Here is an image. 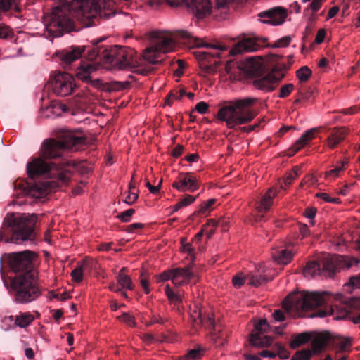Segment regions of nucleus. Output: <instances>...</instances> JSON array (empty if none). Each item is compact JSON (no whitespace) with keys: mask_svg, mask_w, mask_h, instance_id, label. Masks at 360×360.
I'll return each mask as SVG.
<instances>
[{"mask_svg":"<svg viewBox=\"0 0 360 360\" xmlns=\"http://www.w3.org/2000/svg\"><path fill=\"white\" fill-rule=\"evenodd\" d=\"M99 39L90 46H72L57 51L55 55L59 58L60 64L66 68L75 60L84 56L90 61L110 64L119 69L134 68L137 63L136 52L129 47L121 46H104Z\"/></svg>","mask_w":360,"mask_h":360,"instance_id":"f257e3e1","label":"nucleus"},{"mask_svg":"<svg viewBox=\"0 0 360 360\" xmlns=\"http://www.w3.org/2000/svg\"><path fill=\"white\" fill-rule=\"evenodd\" d=\"M151 40V46L146 49L143 58L149 63L156 64L160 53H167L174 50L177 44H184L189 47H210V52L200 51L198 53L199 60L210 62V58H221L222 52L227 50V46L219 42L205 44L202 40L192 35L191 33L177 30L174 32H151L148 34Z\"/></svg>","mask_w":360,"mask_h":360,"instance_id":"f03ea898","label":"nucleus"},{"mask_svg":"<svg viewBox=\"0 0 360 360\" xmlns=\"http://www.w3.org/2000/svg\"><path fill=\"white\" fill-rule=\"evenodd\" d=\"M37 219L35 214H7L0 230V241L17 244L26 240L33 241L36 237Z\"/></svg>","mask_w":360,"mask_h":360,"instance_id":"7ed1b4c3","label":"nucleus"},{"mask_svg":"<svg viewBox=\"0 0 360 360\" xmlns=\"http://www.w3.org/2000/svg\"><path fill=\"white\" fill-rule=\"evenodd\" d=\"M78 169L79 163L63 158L51 162L41 158H34L27 164V172L31 179L36 176L50 173L63 184H67L73 172Z\"/></svg>","mask_w":360,"mask_h":360,"instance_id":"20e7f679","label":"nucleus"},{"mask_svg":"<svg viewBox=\"0 0 360 360\" xmlns=\"http://www.w3.org/2000/svg\"><path fill=\"white\" fill-rule=\"evenodd\" d=\"M57 137V140L49 139L43 142L41 152L44 158H60L65 150L77 151L86 145V138L70 130H60Z\"/></svg>","mask_w":360,"mask_h":360,"instance_id":"39448f33","label":"nucleus"},{"mask_svg":"<svg viewBox=\"0 0 360 360\" xmlns=\"http://www.w3.org/2000/svg\"><path fill=\"white\" fill-rule=\"evenodd\" d=\"M255 101V98H250L238 100L231 105L221 108L217 113L218 118L225 121L229 129L247 124L251 122L256 115V113L250 108Z\"/></svg>","mask_w":360,"mask_h":360,"instance_id":"423d86ee","label":"nucleus"},{"mask_svg":"<svg viewBox=\"0 0 360 360\" xmlns=\"http://www.w3.org/2000/svg\"><path fill=\"white\" fill-rule=\"evenodd\" d=\"M286 70L284 63H278L268 73L264 72L263 66L259 63H252L250 67V73L254 77L253 86L264 92H271L276 89L279 82L284 77L283 72Z\"/></svg>","mask_w":360,"mask_h":360,"instance_id":"0eeeda50","label":"nucleus"},{"mask_svg":"<svg viewBox=\"0 0 360 360\" xmlns=\"http://www.w3.org/2000/svg\"><path fill=\"white\" fill-rule=\"evenodd\" d=\"M34 278L28 276L10 277L9 290L16 303L27 304L39 297L41 292L34 281Z\"/></svg>","mask_w":360,"mask_h":360,"instance_id":"6e6552de","label":"nucleus"},{"mask_svg":"<svg viewBox=\"0 0 360 360\" xmlns=\"http://www.w3.org/2000/svg\"><path fill=\"white\" fill-rule=\"evenodd\" d=\"M72 13L67 8L56 6L45 18V26L48 33L53 37L62 36L74 30Z\"/></svg>","mask_w":360,"mask_h":360,"instance_id":"1a4fd4ad","label":"nucleus"},{"mask_svg":"<svg viewBox=\"0 0 360 360\" xmlns=\"http://www.w3.org/2000/svg\"><path fill=\"white\" fill-rule=\"evenodd\" d=\"M72 13L67 8L56 6L45 18V26L48 33L53 37L62 36L74 30Z\"/></svg>","mask_w":360,"mask_h":360,"instance_id":"9d476101","label":"nucleus"},{"mask_svg":"<svg viewBox=\"0 0 360 360\" xmlns=\"http://www.w3.org/2000/svg\"><path fill=\"white\" fill-rule=\"evenodd\" d=\"M326 292H303L291 297H287L283 302V307L288 311H296L299 313L313 309L325 303Z\"/></svg>","mask_w":360,"mask_h":360,"instance_id":"9b49d317","label":"nucleus"},{"mask_svg":"<svg viewBox=\"0 0 360 360\" xmlns=\"http://www.w3.org/2000/svg\"><path fill=\"white\" fill-rule=\"evenodd\" d=\"M36 257L35 252L24 250L8 254L7 260L11 271L15 274L14 276L35 278L37 274L34 264Z\"/></svg>","mask_w":360,"mask_h":360,"instance_id":"f8f14e48","label":"nucleus"},{"mask_svg":"<svg viewBox=\"0 0 360 360\" xmlns=\"http://www.w3.org/2000/svg\"><path fill=\"white\" fill-rule=\"evenodd\" d=\"M75 17L86 27L96 25L100 19H108L115 15L110 11H106L102 3L95 4L94 1H82L78 9L74 13Z\"/></svg>","mask_w":360,"mask_h":360,"instance_id":"ddd939ff","label":"nucleus"},{"mask_svg":"<svg viewBox=\"0 0 360 360\" xmlns=\"http://www.w3.org/2000/svg\"><path fill=\"white\" fill-rule=\"evenodd\" d=\"M342 257L325 258L322 261V266L316 261H309L303 269L305 277H314L316 275L332 277L339 270L338 263L342 261Z\"/></svg>","mask_w":360,"mask_h":360,"instance_id":"4468645a","label":"nucleus"},{"mask_svg":"<svg viewBox=\"0 0 360 360\" xmlns=\"http://www.w3.org/2000/svg\"><path fill=\"white\" fill-rule=\"evenodd\" d=\"M162 0H149V4L153 6L159 5ZM171 6H178L184 4L188 11L197 19H203L208 16L212 11L210 0H166Z\"/></svg>","mask_w":360,"mask_h":360,"instance_id":"2eb2a0df","label":"nucleus"},{"mask_svg":"<svg viewBox=\"0 0 360 360\" xmlns=\"http://www.w3.org/2000/svg\"><path fill=\"white\" fill-rule=\"evenodd\" d=\"M49 86L56 95L62 97L71 94L77 86L71 75L61 72H56L51 76Z\"/></svg>","mask_w":360,"mask_h":360,"instance_id":"dca6fc26","label":"nucleus"},{"mask_svg":"<svg viewBox=\"0 0 360 360\" xmlns=\"http://www.w3.org/2000/svg\"><path fill=\"white\" fill-rule=\"evenodd\" d=\"M330 339L331 335L328 332L319 334L311 342V349L297 351L291 360H309L312 354H319L324 352Z\"/></svg>","mask_w":360,"mask_h":360,"instance_id":"f3484780","label":"nucleus"},{"mask_svg":"<svg viewBox=\"0 0 360 360\" xmlns=\"http://www.w3.org/2000/svg\"><path fill=\"white\" fill-rule=\"evenodd\" d=\"M271 330V326L266 319H262L255 326V330L250 337V344L257 347H266L271 345L273 339L264 333Z\"/></svg>","mask_w":360,"mask_h":360,"instance_id":"a211bd4d","label":"nucleus"},{"mask_svg":"<svg viewBox=\"0 0 360 360\" xmlns=\"http://www.w3.org/2000/svg\"><path fill=\"white\" fill-rule=\"evenodd\" d=\"M191 269V266L188 265L186 268H176L165 271L158 276V281L171 280L175 285H181L193 278V274Z\"/></svg>","mask_w":360,"mask_h":360,"instance_id":"6ab92c4d","label":"nucleus"},{"mask_svg":"<svg viewBox=\"0 0 360 360\" xmlns=\"http://www.w3.org/2000/svg\"><path fill=\"white\" fill-rule=\"evenodd\" d=\"M287 10L281 6H276L259 13L258 16L264 23L272 25L283 24L287 18Z\"/></svg>","mask_w":360,"mask_h":360,"instance_id":"aec40b11","label":"nucleus"},{"mask_svg":"<svg viewBox=\"0 0 360 360\" xmlns=\"http://www.w3.org/2000/svg\"><path fill=\"white\" fill-rule=\"evenodd\" d=\"M346 309L344 317L354 324L360 323V298L351 297L345 301Z\"/></svg>","mask_w":360,"mask_h":360,"instance_id":"412c9836","label":"nucleus"},{"mask_svg":"<svg viewBox=\"0 0 360 360\" xmlns=\"http://www.w3.org/2000/svg\"><path fill=\"white\" fill-rule=\"evenodd\" d=\"M96 70V67L92 63L82 64L78 68L76 76L78 79L91 83L95 87H99L101 84V80L98 79H91V74Z\"/></svg>","mask_w":360,"mask_h":360,"instance_id":"4be33fe9","label":"nucleus"},{"mask_svg":"<svg viewBox=\"0 0 360 360\" xmlns=\"http://www.w3.org/2000/svg\"><path fill=\"white\" fill-rule=\"evenodd\" d=\"M15 188H19L25 193L34 198H39L44 193L43 188L36 183L22 179H18L14 183Z\"/></svg>","mask_w":360,"mask_h":360,"instance_id":"5701e85b","label":"nucleus"},{"mask_svg":"<svg viewBox=\"0 0 360 360\" xmlns=\"http://www.w3.org/2000/svg\"><path fill=\"white\" fill-rule=\"evenodd\" d=\"M259 46H260L257 43L255 39L247 38L239 41L233 48H231L229 54L231 56H236L244 51H255L259 48Z\"/></svg>","mask_w":360,"mask_h":360,"instance_id":"b1692460","label":"nucleus"},{"mask_svg":"<svg viewBox=\"0 0 360 360\" xmlns=\"http://www.w3.org/2000/svg\"><path fill=\"white\" fill-rule=\"evenodd\" d=\"M349 132V129L345 127L340 128L334 127L327 139L328 146L330 149L335 148L345 139Z\"/></svg>","mask_w":360,"mask_h":360,"instance_id":"393cba45","label":"nucleus"},{"mask_svg":"<svg viewBox=\"0 0 360 360\" xmlns=\"http://www.w3.org/2000/svg\"><path fill=\"white\" fill-rule=\"evenodd\" d=\"M316 132V129L315 128H312L305 131L295 143L293 146L288 150L287 155L288 156L294 155L297 151L308 144V143L314 138Z\"/></svg>","mask_w":360,"mask_h":360,"instance_id":"a878e982","label":"nucleus"},{"mask_svg":"<svg viewBox=\"0 0 360 360\" xmlns=\"http://www.w3.org/2000/svg\"><path fill=\"white\" fill-rule=\"evenodd\" d=\"M96 262L93 259L85 258L81 266L75 268L71 272V276L76 283H80L83 280V272L86 270L90 271L94 268Z\"/></svg>","mask_w":360,"mask_h":360,"instance_id":"bb28decb","label":"nucleus"},{"mask_svg":"<svg viewBox=\"0 0 360 360\" xmlns=\"http://www.w3.org/2000/svg\"><path fill=\"white\" fill-rule=\"evenodd\" d=\"M277 191L271 188L262 196L259 204L257 206L258 212L260 213L266 212L269 210L272 205L273 199L276 196Z\"/></svg>","mask_w":360,"mask_h":360,"instance_id":"cd10ccee","label":"nucleus"},{"mask_svg":"<svg viewBox=\"0 0 360 360\" xmlns=\"http://www.w3.org/2000/svg\"><path fill=\"white\" fill-rule=\"evenodd\" d=\"M127 271L126 267H122L116 276L117 282L119 287L122 289H127L132 290L134 288V285L129 276L124 274Z\"/></svg>","mask_w":360,"mask_h":360,"instance_id":"c85d7f7f","label":"nucleus"},{"mask_svg":"<svg viewBox=\"0 0 360 360\" xmlns=\"http://www.w3.org/2000/svg\"><path fill=\"white\" fill-rule=\"evenodd\" d=\"M292 253L287 249H281L272 253V257L279 264H288L292 259Z\"/></svg>","mask_w":360,"mask_h":360,"instance_id":"c756f323","label":"nucleus"},{"mask_svg":"<svg viewBox=\"0 0 360 360\" xmlns=\"http://www.w3.org/2000/svg\"><path fill=\"white\" fill-rule=\"evenodd\" d=\"M165 292L170 303L174 304L176 309L180 312V309L178 304L182 302L181 295H179V292H174L169 285L165 286Z\"/></svg>","mask_w":360,"mask_h":360,"instance_id":"7c9ffc66","label":"nucleus"},{"mask_svg":"<svg viewBox=\"0 0 360 360\" xmlns=\"http://www.w3.org/2000/svg\"><path fill=\"white\" fill-rule=\"evenodd\" d=\"M14 319V326L25 328L34 321V316L30 313H21L19 316H16Z\"/></svg>","mask_w":360,"mask_h":360,"instance_id":"2f4dec72","label":"nucleus"},{"mask_svg":"<svg viewBox=\"0 0 360 360\" xmlns=\"http://www.w3.org/2000/svg\"><path fill=\"white\" fill-rule=\"evenodd\" d=\"M311 336L307 333H302L292 337V341L290 342V347L295 349L301 345L308 342Z\"/></svg>","mask_w":360,"mask_h":360,"instance_id":"473e14b6","label":"nucleus"},{"mask_svg":"<svg viewBox=\"0 0 360 360\" xmlns=\"http://www.w3.org/2000/svg\"><path fill=\"white\" fill-rule=\"evenodd\" d=\"M188 172L179 174L178 179L172 184V187L181 192L188 191V183H187Z\"/></svg>","mask_w":360,"mask_h":360,"instance_id":"72a5a7b5","label":"nucleus"},{"mask_svg":"<svg viewBox=\"0 0 360 360\" xmlns=\"http://www.w3.org/2000/svg\"><path fill=\"white\" fill-rule=\"evenodd\" d=\"M11 8L20 12L21 9L18 5V0H0V12H7Z\"/></svg>","mask_w":360,"mask_h":360,"instance_id":"f704fd0d","label":"nucleus"},{"mask_svg":"<svg viewBox=\"0 0 360 360\" xmlns=\"http://www.w3.org/2000/svg\"><path fill=\"white\" fill-rule=\"evenodd\" d=\"M311 70L307 66H302L296 72V75L300 82H307L311 76Z\"/></svg>","mask_w":360,"mask_h":360,"instance_id":"c9c22d12","label":"nucleus"},{"mask_svg":"<svg viewBox=\"0 0 360 360\" xmlns=\"http://www.w3.org/2000/svg\"><path fill=\"white\" fill-rule=\"evenodd\" d=\"M248 284L255 287H258L268 280L264 276L248 275L247 276Z\"/></svg>","mask_w":360,"mask_h":360,"instance_id":"e433bc0d","label":"nucleus"},{"mask_svg":"<svg viewBox=\"0 0 360 360\" xmlns=\"http://www.w3.org/2000/svg\"><path fill=\"white\" fill-rule=\"evenodd\" d=\"M300 172V169L295 167L292 171L287 173L284 176L283 182L285 186H289L292 181L297 178Z\"/></svg>","mask_w":360,"mask_h":360,"instance_id":"4c0bfd02","label":"nucleus"},{"mask_svg":"<svg viewBox=\"0 0 360 360\" xmlns=\"http://www.w3.org/2000/svg\"><path fill=\"white\" fill-rule=\"evenodd\" d=\"M203 321L204 319L202 318V312L201 309H195L191 314V321L194 327L195 326L202 324Z\"/></svg>","mask_w":360,"mask_h":360,"instance_id":"58836bf2","label":"nucleus"},{"mask_svg":"<svg viewBox=\"0 0 360 360\" xmlns=\"http://www.w3.org/2000/svg\"><path fill=\"white\" fill-rule=\"evenodd\" d=\"M187 183H188V191L189 192H194L199 188L198 181L191 172H188Z\"/></svg>","mask_w":360,"mask_h":360,"instance_id":"ea45409f","label":"nucleus"},{"mask_svg":"<svg viewBox=\"0 0 360 360\" xmlns=\"http://www.w3.org/2000/svg\"><path fill=\"white\" fill-rule=\"evenodd\" d=\"M294 90V85L291 83L282 85L279 90V94L278 97L281 98H285L290 96L292 91Z\"/></svg>","mask_w":360,"mask_h":360,"instance_id":"a19ab883","label":"nucleus"},{"mask_svg":"<svg viewBox=\"0 0 360 360\" xmlns=\"http://www.w3.org/2000/svg\"><path fill=\"white\" fill-rule=\"evenodd\" d=\"M240 0H215V8L226 11L232 3L239 2Z\"/></svg>","mask_w":360,"mask_h":360,"instance_id":"79ce46f5","label":"nucleus"},{"mask_svg":"<svg viewBox=\"0 0 360 360\" xmlns=\"http://www.w3.org/2000/svg\"><path fill=\"white\" fill-rule=\"evenodd\" d=\"M348 162L343 161L341 162V165L335 167L334 169L326 172V177H337L341 171L345 169V165H347Z\"/></svg>","mask_w":360,"mask_h":360,"instance_id":"37998d69","label":"nucleus"},{"mask_svg":"<svg viewBox=\"0 0 360 360\" xmlns=\"http://www.w3.org/2000/svg\"><path fill=\"white\" fill-rule=\"evenodd\" d=\"M134 189H135V186L132 184V183H131L129 186L130 191L129 192L128 195L126 197L124 200V202L128 205H132L134 202H136L139 197L138 193L131 191Z\"/></svg>","mask_w":360,"mask_h":360,"instance_id":"c03bdc74","label":"nucleus"},{"mask_svg":"<svg viewBox=\"0 0 360 360\" xmlns=\"http://www.w3.org/2000/svg\"><path fill=\"white\" fill-rule=\"evenodd\" d=\"M247 279V276H244L243 273H239L232 278V283L235 288H240Z\"/></svg>","mask_w":360,"mask_h":360,"instance_id":"a18cd8bd","label":"nucleus"},{"mask_svg":"<svg viewBox=\"0 0 360 360\" xmlns=\"http://www.w3.org/2000/svg\"><path fill=\"white\" fill-rule=\"evenodd\" d=\"M134 213V209H129L118 214L117 217L119 218L122 222H129L130 221L131 218Z\"/></svg>","mask_w":360,"mask_h":360,"instance_id":"49530a36","label":"nucleus"},{"mask_svg":"<svg viewBox=\"0 0 360 360\" xmlns=\"http://www.w3.org/2000/svg\"><path fill=\"white\" fill-rule=\"evenodd\" d=\"M199 195L196 196H192L191 195H186V196L180 200L177 203L181 208L184 207H186L191 204H192L198 197Z\"/></svg>","mask_w":360,"mask_h":360,"instance_id":"de8ad7c7","label":"nucleus"},{"mask_svg":"<svg viewBox=\"0 0 360 360\" xmlns=\"http://www.w3.org/2000/svg\"><path fill=\"white\" fill-rule=\"evenodd\" d=\"M118 319L129 326L134 327L136 325L134 317L127 313H123L121 316H118Z\"/></svg>","mask_w":360,"mask_h":360,"instance_id":"09e8293b","label":"nucleus"},{"mask_svg":"<svg viewBox=\"0 0 360 360\" xmlns=\"http://www.w3.org/2000/svg\"><path fill=\"white\" fill-rule=\"evenodd\" d=\"M180 96L177 89H174L169 91L165 98V104L171 105L174 100H180Z\"/></svg>","mask_w":360,"mask_h":360,"instance_id":"8fccbe9b","label":"nucleus"},{"mask_svg":"<svg viewBox=\"0 0 360 360\" xmlns=\"http://www.w3.org/2000/svg\"><path fill=\"white\" fill-rule=\"evenodd\" d=\"M14 316H5L2 319V326L1 328H4L5 330H8L10 328H12V326H14Z\"/></svg>","mask_w":360,"mask_h":360,"instance_id":"3c124183","label":"nucleus"},{"mask_svg":"<svg viewBox=\"0 0 360 360\" xmlns=\"http://www.w3.org/2000/svg\"><path fill=\"white\" fill-rule=\"evenodd\" d=\"M291 40L292 39L290 36H285L276 40L274 42L273 47H286L290 44Z\"/></svg>","mask_w":360,"mask_h":360,"instance_id":"603ef678","label":"nucleus"},{"mask_svg":"<svg viewBox=\"0 0 360 360\" xmlns=\"http://www.w3.org/2000/svg\"><path fill=\"white\" fill-rule=\"evenodd\" d=\"M323 1L324 0H312V1L308 5V7L304 10V11H307L309 9H311L313 11L314 15L320 9Z\"/></svg>","mask_w":360,"mask_h":360,"instance_id":"864d4df0","label":"nucleus"},{"mask_svg":"<svg viewBox=\"0 0 360 360\" xmlns=\"http://www.w3.org/2000/svg\"><path fill=\"white\" fill-rule=\"evenodd\" d=\"M276 349H277V353H276V356H278L281 359H286L289 358L290 353L285 347H283L281 345H277Z\"/></svg>","mask_w":360,"mask_h":360,"instance_id":"5fc2aeb1","label":"nucleus"},{"mask_svg":"<svg viewBox=\"0 0 360 360\" xmlns=\"http://www.w3.org/2000/svg\"><path fill=\"white\" fill-rule=\"evenodd\" d=\"M351 347V339L345 338L340 343L338 346V351L340 352H346L349 351Z\"/></svg>","mask_w":360,"mask_h":360,"instance_id":"6e6d98bb","label":"nucleus"},{"mask_svg":"<svg viewBox=\"0 0 360 360\" xmlns=\"http://www.w3.org/2000/svg\"><path fill=\"white\" fill-rule=\"evenodd\" d=\"M215 202L216 200L214 198L203 202L201 204L198 212L201 214H205V212L215 203Z\"/></svg>","mask_w":360,"mask_h":360,"instance_id":"4d7b16f0","label":"nucleus"},{"mask_svg":"<svg viewBox=\"0 0 360 360\" xmlns=\"http://www.w3.org/2000/svg\"><path fill=\"white\" fill-rule=\"evenodd\" d=\"M112 88L114 90L120 91L127 89L130 86V82L128 81L124 82H112Z\"/></svg>","mask_w":360,"mask_h":360,"instance_id":"13d9d810","label":"nucleus"},{"mask_svg":"<svg viewBox=\"0 0 360 360\" xmlns=\"http://www.w3.org/2000/svg\"><path fill=\"white\" fill-rule=\"evenodd\" d=\"M315 23V19L313 17H311L309 20V22L305 27L304 34L303 36V40H305L308 35L312 34L313 32V27Z\"/></svg>","mask_w":360,"mask_h":360,"instance_id":"bf43d9fd","label":"nucleus"},{"mask_svg":"<svg viewBox=\"0 0 360 360\" xmlns=\"http://www.w3.org/2000/svg\"><path fill=\"white\" fill-rule=\"evenodd\" d=\"M202 318L204 321H202V323L205 324L207 326L214 328L215 324H214V319L213 318L212 314H202Z\"/></svg>","mask_w":360,"mask_h":360,"instance_id":"052dcab7","label":"nucleus"},{"mask_svg":"<svg viewBox=\"0 0 360 360\" xmlns=\"http://www.w3.org/2000/svg\"><path fill=\"white\" fill-rule=\"evenodd\" d=\"M168 321V317H162L159 314H153L151 317V323H159L160 325H164L165 323Z\"/></svg>","mask_w":360,"mask_h":360,"instance_id":"680f3d73","label":"nucleus"},{"mask_svg":"<svg viewBox=\"0 0 360 360\" xmlns=\"http://www.w3.org/2000/svg\"><path fill=\"white\" fill-rule=\"evenodd\" d=\"M208 108L209 105L207 103L200 101L196 104L195 110H197L200 114H206L208 111Z\"/></svg>","mask_w":360,"mask_h":360,"instance_id":"e2e57ef3","label":"nucleus"},{"mask_svg":"<svg viewBox=\"0 0 360 360\" xmlns=\"http://www.w3.org/2000/svg\"><path fill=\"white\" fill-rule=\"evenodd\" d=\"M333 311V309L331 307H329L328 308L324 309H320L317 311L313 316H318L321 318H323L327 316L328 315L332 314Z\"/></svg>","mask_w":360,"mask_h":360,"instance_id":"0e129e2a","label":"nucleus"},{"mask_svg":"<svg viewBox=\"0 0 360 360\" xmlns=\"http://www.w3.org/2000/svg\"><path fill=\"white\" fill-rule=\"evenodd\" d=\"M11 37V30L8 27L0 25V39H8Z\"/></svg>","mask_w":360,"mask_h":360,"instance_id":"69168bd1","label":"nucleus"},{"mask_svg":"<svg viewBox=\"0 0 360 360\" xmlns=\"http://www.w3.org/2000/svg\"><path fill=\"white\" fill-rule=\"evenodd\" d=\"M144 224L142 223H134L127 226L124 230L128 233H134L136 229H141L143 228Z\"/></svg>","mask_w":360,"mask_h":360,"instance_id":"338daca9","label":"nucleus"},{"mask_svg":"<svg viewBox=\"0 0 360 360\" xmlns=\"http://www.w3.org/2000/svg\"><path fill=\"white\" fill-rule=\"evenodd\" d=\"M200 356V351L198 349H191L187 354L188 360H195Z\"/></svg>","mask_w":360,"mask_h":360,"instance_id":"774afa93","label":"nucleus"}]
</instances>
